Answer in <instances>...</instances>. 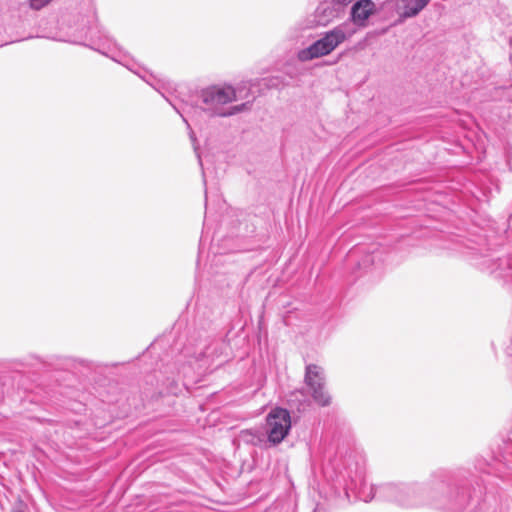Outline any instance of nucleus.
<instances>
[{
  "instance_id": "1",
  "label": "nucleus",
  "mask_w": 512,
  "mask_h": 512,
  "mask_svg": "<svg viewBox=\"0 0 512 512\" xmlns=\"http://www.w3.org/2000/svg\"><path fill=\"white\" fill-rule=\"evenodd\" d=\"M202 109L210 116L228 117L250 109L251 102L247 101L230 108L224 106L237 100V92L232 86H211L202 91Z\"/></svg>"
},
{
  "instance_id": "2",
  "label": "nucleus",
  "mask_w": 512,
  "mask_h": 512,
  "mask_svg": "<svg viewBox=\"0 0 512 512\" xmlns=\"http://www.w3.org/2000/svg\"><path fill=\"white\" fill-rule=\"evenodd\" d=\"M355 33L349 24H341L336 26L330 31H327L323 36L312 43L305 49H302L298 53L300 61H310L315 58L326 56L336 49L347 39L351 38Z\"/></svg>"
},
{
  "instance_id": "3",
  "label": "nucleus",
  "mask_w": 512,
  "mask_h": 512,
  "mask_svg": "<svg viewBox=\"0 0 512 512\" xmlns=\"http://www.w3.org/2000/svg\"><path fill=\"white\" fill-rule=\"evenodd\" d=\"M358 455L351 450L339 449L332 462V466L344 483V489L353 490L358 482L363 480L364 470Z\"/></svg>"
},
{
  "instance_id": "4",
  "label": "nucleus",
  "mask_w": 512,
  "mask_h": 512,
  "mask_svg": "<svg viewBox=\"0 0 512 512\" xmlns=\"http://www.w3.org/2000/svg\"><path fill=\"white\" fill-rule=\"evenodd\" d=\"M271 447L279 445L291 429L290 412L282 407L272 408L265 417L263 427Z\"/></svg>"
},
{
  "instance_id": "5",
  "label": "nucleus",
  "mask_w": 512,
  "mask_h": 512,
  "mask_svg": "<svg viewBox=\"0 0 512 512\" xmlns=\"http://www.w3.org/2000/svg\"><path fill=\"white\" fill-rule=\"evenodd\" d=\"M304 382L311 391L313 400L322 407L331 404L332 398L325 388L324 369L317 364H308L305 367Z\"/></svg>"
},
{
  "instance_id": "6",
  "label": "nucleus",
  "mask_w": 512,
  "mask_h": 512,
  "mask_svg": "<svg viewBox=\"0 0 512 512\" xmlns=\"http://www.w3.org/2000/svg\"><path fill=\"white\" fill-rule=\"evenodd\" d=\"M240 442L259 447L261 449L271 448L267 435L262 427L241 430L238 435Z\"/></svg>"
},
{
  "instance_id": "7",
  "label": "nucleus",
  "mask_w": 512,
  "mask_h": 512,
  "mask_svg": "<svg viewBox=\"0 0 512 512\" xmlns=\"http://www.w3.org/2000/svg\"><path fill=\"white\" fill-rule=\"evenodd\" d=\"M374 12L375 3L372 0H358L351 7V20L354 24L364 27Z\"/></svg>"
},
{
  "instance_id": "8",
  "label": "nucleus",
  "mask_w": 512,
  "mask_h": 512,
  "mask_svg": "<svg viewBox=\"0 0 512 512\" xmlns=\"http://www.w3.org/2000/svg\"><path fill=\"white\" fill-rule=\"evenodd\" d=\"M430 0H397V10L405 18L416 16Z\"/></svg>"
},
{
  "instance_id": "9",
  "label": "nucleus",
  "mask_w": 512,
  "mask_h": 512,
  "mask_svg": "<svg viewBox=\"0 0 512 512\" xmlns=\"http://www.w3.org/2000/svg\"><path fill=\"white\" fill-rule=\"evenodd\" d=\"M139 75L148 85H150L155 91L160 92V79L150 73L145 68H140L134 71Z\"/></svg>"
},
{
  "instance_id": "10",
  "label": "nucleus",
  "mask_w": 512,
  "mask_h": 512,
  "mask_svg": "<svg viewBox=\"0 0 512 512\" xmlns=\"http://www.w3.org/2000/svg\"><path fill=\"white\" fill-rule=\"evenodd\" d=\"M52 0H29V6L33 10H40L47 6Z\"/></svg>"
},
{
  "instance_id": "11",
  "label": "nucleus",
  "mask_w": 512,
  "mask_h": 512,
  "mask_svg": "<svg viewBox=\"0 0 512 512\" xmlns=\"http://www.w3.org/2000/svg\"><path fill=\"white\" fill-rule=\"evenodd\" d=\"M316 13L330 16L332 15L333 10L328 3H321L316 9Z\"/></svg>"
},
{
  "instance_id": "12",
  "label": "nucleus",
  "mask_w": 512,
  "mask_h": 512,
  "mask_svg": "<svg viewBox=\"0 0 512 512\" xmlns=\"http://www.w3.org/2000/svg\"><path fill=\"white\" fill-rule=\"evenodd\" d=\"M191 131H192V132H191V134H190V138H191V140H192V142H193L194 150H195L196 155H197V157H198L199 164L202 166L201 156H200V154H199V152H198L199 144L197 143V136H196V134H195V133H193V132H194L193 130H191Z\"/></svg>"
},
{
  "instance_id": "13",
  "label": "nucleus",
  "mask_w": 512,
  "mask_h": 512,
  "mask_svg": "<svg viewBox=\"0 0 512 512\" xmlns=\"http://www.w3.org/2000/svg\"><path fill=\"white\" fill-rule=\"evenodd\" d=\"M164 98H165V102H166L167 106H168L169 108H171V109H174L178 114H180V115H181V117L183 118V120H184V121H186V119L184 118V116H183V114H182V112H181L180 107H178L176 104H174V103H173L169 98H166V97H164Z\"/></svg>"
},
{
  "instance_id": "14",
  "label": "nucleus",
  "mask_w": 512,
  "mask_h": 512,
  "mask_svg": "<svg viewBox=\"0 0 512 512\" xmlns=\"http://www.w3.org/2000/svg\"><path fill=\"white\" fill-rule=\"evenodd\" d=\"M146 512H160L159 509H158V506L157 504H151L147 507V511Z\"/></svg>"
},
{
  "instance_id": "15",
  "label": "nucleus",
  "mask_w": 512,
  "mask_h": 512,
  "mask_svg": "<svg viewBox=\"0 0 512 512\" xmlns=\"http://www.w3.org/2000/svg\"><path fill=\"white\" fill-rule=\"evenodd\" d=\"M335 4H338V5H345L349 2H351V0H333Z\"/></svg>"
},
{
  "instance_id": "16",
  "label": "nucleus",
  "mask_w": 512,
  "mask_h": 512,
  "mask_svg": "<svg viewBox=\"0 0 512 512\" xmlns=\"http://www.w3.org/2000/svg\"><path fill=\"white\" fill-rule=\"evenodd\" d=\"M372 261H373V259H372L370 256H368V257L363 261V264H366V262H372Z\"/></svg>"
}]
</instances>
